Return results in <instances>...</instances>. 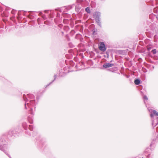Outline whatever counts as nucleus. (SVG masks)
<instances>
[{
    "label": "nucleus",
    "instance_id": "1a4fd4ad",
    "mask_svg": "<svg viewBox=\"0 0 158 158\" xmlns=\"http://www.w3.org/2000/svg\"><path fill=\"white\" fill-rule=\"evenodd\" d=\"M114 64L110 63H105L103 65L104 67L105 68H109L113 66Z\"/></svg>",
    "mask_w": 158,
    "mask_h": 158
},
{
    "label": "nucleus",
    "instance_id": "20e7f679",
    "mask_svg": "<svg viewBox=\"0 0 158 158\" xmlns=\"http://www.w3.org/2000/svg\"><path fill=\"white\" fill-rule=\"evenodd\" d=\"M152 119V125L154 128L155 126L157 125L158 124V117Z\"/></svg>",
    "mask_w": 158,
    "mask_h": 158
},
{
    "label": "nucleus",
    "instance_id": "9b49d317",
    "mask_svg": "<svg viewBox=\"0 0 158 158\" xmlns=\"http://www.w3.org/2000/svg\"><path fill=\"white\" fill-rule=\"evenodd\" d=\"M100 19H95V21L101 27H102V25L100 21Z\"/></svg>",
    "mask_w": 158,
    "mask_h": 158
},
{
    "label": "nucleus",
    "instance_id": "f03ea898",
    "mask_svg": "<svg viewBox=\"0 0 158 158\" xmlns=\"http://www.w3.org/2000/svg\"><path fill=\"white\" fill-rule=\"evenodd\" d=\"M3 139L2 137L0 138V150L3 152L7 155L10 158H11L10 155L6 152L5 149H7V147L5 144L3 143Z\"/></svg>",
    "mask_w": 158,
    "mask_h": 158
},
{
    "label": "nucleus",
    "instance_id": "bb28decb",
    "mask_svg": "<svg viewBox=\"0 0 158 158\" xmlns=\"http://www.w3.org/2000/svg\"><path fill=\"white\" fill-rule=\"evenodd\" d=\"M94 2H93V1H92V2H91V3H92H92H94Z\"/></svg>",
    "mask_w": 158,
    "mask_h": 158
},
{
    "label": "nucleus",
    "instance_id": "a878e982",
    "mask_svg": "<svg viewBox=\"0 0 158 158\" xmlns=\"http://www.w3.org/2000/svg\"><path fill=\"white\" fill-rule=\"evenodd\" d=\"M48 11H47V10H45V12H48Z\"/></svg>",
    "mask_w": 158,
    "mask_h": 158
},
{
    "label": "nucleus",
    "instance_id": "f3484780",
    "mask_svg": "<svg viewBox=\"0 0 158 158\" xmlns=\"http://www.w3.org/2000/svg\"><path fill=\"white\" fill-rule=\"evenodd\" d=\"M29 129L31 131H32L33 129V127L31 125H30L29 127Z\"/></svg>",
    "mask_w": 158,
    "mask_h": 158
},
{
    "label": "nucleus",
    "instance_id": "4468645a",
    "mask_svg": "<svg viewBox=\"0 0 158 158\" xmlns=\"http://www.w3.org/2000/svg\"><path fill=\"white\" fill-rule=\"evenodd\" d=\"M85 10L88 13H90V9L89 7H86L85 9Z\"/></svg>",
    "mask_w": 158,
    "mask_h": 158
},
{
    "label": "nucleus",
    "instance_id": "393cba45",
    "mask_svg": "<svg viewBox=\"0 0 158 158\" xmlns=\"http://www.w3.org/2000/svg\"><path fill=\"white\" fill-rule=\"evenodd\" d=\"M39 14L40 15H41L42 14V12H40Z\"/></svg>",
    "mask_w": 158,
    "mask_h": 158
},
{
    "label": "nucleus",
    "instance_id": "6ab92c4d",
    "mask_svg": "<svg viewBox=\"0 0 158 158\" xmlns=\"http://www.w3.org/2000/svg\"><path fill=\"white\" fill-rule=\"evenodd\" d=\"M142 70L144 73H146L147 72V70L144 68H142Z\"/></svg>",
    "mask_w": 158,
    "mask_h": 158
},
{
    "label": "nucleus",
    "instance_id": "0eeeda50",
    "mask_svg": "<svg viewBox=\"0 0 158 158\" xmlns=\"http://www.w3.org/2000/svg\"><path fill=\"white\" fill-rule=\"evenodd\" d=\"M99 48L100 50L103 52L105 51L106 50L105 45L103 42L101 43Z\"/></svg>",
    "mask_w": 158,
    "mask_h": 158
},
{
    "label": "nucleus",
    "instance_id": "4be33fe9",
    "mask_svg": "<svg viewBox=\"0 0 158 158\" xmlns=\"http://www.w3.org/2000/svg\"><path fill=\"white\" fill-rule=\"evenodd\" d=\"M156 131L157 132H158V127H157L156 129Z\"/></svg>",
    "mask_w": 158,
    "mask_h": 158
},
{
    "label": "nucleus",
    "instance_id": "9d476101",
    "mask_svg": "<svg viewBox=\"0 0 158 158\" xmlns=\"http://www.w3.org/2000/svg\"><path fill=\"white\" fill-rule=\"evenodd\" d=\"M28 120L30 123H32L33 122L32 116H28Z\"/></svg>",
    "mask_w": 158,
    "mask_h": 158
},
{
    "label": "nucleus",
    "instance_id": "6e6552de",
    "mask_svg": "<svg viewBox=\"0 0 158 158\" xmlns=\"http://www.w3.org/2000/svg\"><path fill=\"white\" fill-rule=\"evenodd\" d=\"M16 129H11L8 132V134L10 135H13L15 134L16 133Z\"/></svg>",
    "mask_w": 158,
    "mask_h": 158
},
{
    "label": "nucleus",
    "instance_id": "cd10ccee",
    "mask_svg": "<svg viewBox=\"0 0 158 158\" xmlns=\"http://www.w3.org/2000/svg\"><path fill=\"white\" fill-rule=\"evenodd\" d=\"M26 134H28V133H27V131H25V132Z\"/></svg>",
    "mask_w": 158,
    "mask_h": 158
},
{
    "label": "nucleus",
    "instance_id": "423d86ee",
    "mask_svg": "<svg viewBox=\"0 0 158 158\" xmlns=\"http://www.w3.org/2000/svg\"><path fill=\"white\" fill-rule=\"evenodd\" d=\"M93 16L95 18V20L96 19H100V17L101 16V13L98 12H96L94 13Z\"/></svg>",
    "mask_w": 158,
    "mask_h": 158
},
{
    "label": "nucleus",
    "instance_id": "c85d7f7f",
    "mask_svg": "<svg viewBox=\"0 0 158 158\" xmlns=\"http://www.w3.org/2000/svg\"><path fill=\"white\" fill-rule=\"evenodd\" d=\"M157 136H158V135Z\"/></svg>",
    "mask_w": 158,
    "mask_h": 158
},
{
    "label": "nucleus",
    "instance_id": "ddd939ff",
    "mask_svg": "<svg viewBox=\"0 0 158 158\" xmlns=\"http://www.w3.org/2000/svg\"><path fill=\"white\" fill-rule=\"evenodd\" d=\"M22 126L25 130H26L27 128V123L26 122H23L22 123Z\"/></svg>",
    "mask_w": 158,
    "mask_h": 158
},
{
    "label": "nucleus",
    "instance_id": "39448f33",
    "mask_svg": "<svg viewBox=\"0 0 158 158\" xmlns=\"http://www.w3.org/2000/svg\"><path fill=\"white\" fill-rule=\"evenodd\" d=\"M156 116H158V112L155 110H152L150 114L152 119H154L156 117Z\"/></svg>",
    "mask_w": 158,
    "mask_h": 158
},
{
    "label": "nucleus",
    "instance_id": "f257e3e1",
    "mask_svg": "<svg viewBox=\"0 0 158 158\" xmlns=\"http://www.w3.org/2000/svg\"><path fill=\"white\" fill-rule=\"evenodd\" d=\"M23 98L25 102V107L26 109H27V106L30 109V112L31 114H33V112L32 111V109L31 107L34 106V108L36 103L35 101V96L31 94H27V96L24 94L23 96Z\"/></svg>",
    "mask_w": 158,
    "mask_h": 158
},
{
    "label": "nucleus",
    "instance_id": "a211bd4d",
    "mask_svg": "<svg viewBox=\"0 0 158 158\" xmlns=\"http://www.w3.org/2000/svg\"><path fill=\"white\" fill-rule=\"evenodd\" d=\"M152 52L154 54H156V50L155 49H154L152 50Z\"/></svg>",
    "mask_w": 158,
    "mask_h": 158
},
{
    "label": "nucleus",
    "instance_id": "b1692460",
    "mask_svg": "<svg viewBox=\"0 0 158 158\" xmlns=\"http://www.w3.org/2000/svg\"><path fill=\"white\" fill-rule=\"evenodd\" d=\"M151 49V48H148V51H149Z\"/></svg>",
    "mask_w": 158,
    "mask_h": 158
},
{
    "label": "nucleus",
    "instance_id": "7ed1b4c3",
    "mask_svg": "<svg viewBox=\"0 0 158 158\" xmlns=\"http://www.w3.org/2000/svg\"><path fill=\"white\" fill-rule=\"evenodd\" d=\"M77 2L83 7L86 6L88 5V2L85 0H77Z\"/></svg>",
    "mask_w": 158,
    "mask_h": 158
},
{
    "label": "nucleus",
    "instance_id": "dca6fc26",
    "mask_svg": "<svg viewBox=\"0 0 158 158\" xmlns=\"http://www.w3.org/2000/svg\"><path fill=\"white\" fill-rule=\"evenodd\" d=\"M56 76H57L56 75H55L54 76V79L53 81H52L49 84H48V86L49 85H50L51 83H52V82H53L55 81V80L56 79Z\"/></svg>",
    "mask_w": 158,
    "mask_h": 158
},
{
    "label": "nucleus",
    "instance_id": "412c9836",
    "mask_svg": "<svg viewBox=\"0 0 158 158\" xmlns=\"http://www.w3.org/2000/svg\"><path fill=\"white\" fill-rule=\"evenodd\" d=\"M15 12V11H14V10H12V11H11V13H12V14H15V12Z\"/></svg>",
    "mask_w": 158,
    "mask_h": 158
},
{
    "label": "nucleus",
    "instance_id": "5701e85b",
    "mask_svg": "<svg viewBox=\"0 0 158 158\" xmlns=\"http://www.w3.org/2000/svg\"><path fill=\"white\" fill-rule=\"evenodd\" d=\"M43 18L44 19H45V17L44 15L42 16Z\"/></svg>",
    "mask_w": 158,
    "mask_h": 158
},
{
    "label": "nucleus",
    "instance_id": "aec40b11",
    "mask_svg": "<svg viewBox=\"0 0 158 158\" xmlns=\"http://www.w3.org/2000/svg\"><path fill=\"white\" fill-rule=\"evenodd\" d=\"M143 98L144 100H148V98L147 96L146 95H144L143 96Z\"/></svg>",
    "mask_w": 158,
    "mask_h": 158
},
{
    "label": "nucleus",
    "instance_id": "f8f14e48",
    "mask_svg": "<svg viewBox=\"0 0 158 158\" xmlns=\"http://www.w3.org/2000/svg\"><path fill=\"white\" fill-rule=\"evenodd\" d=\"M140 80L139 79H136L134 81V83L136 85H138L140 84Z\"/></svg>",
    "mask_w": 158,
    "mask_h": 158
},
{
    "label": "nucleus",
    "instance_id": "2eb2a0df",
    "mask_svg": "<svg viewBox=\"0 0 158 158\" xmlns=\"http://www.w3.org/2000/svg\"><path fill=\"white\" fill-rule=\"evenodd\" d=\"M81 8V7L80 6H76L75 9L76 10H79Z\"/></svg>",
    "mask_w": 158,
    "mask_h": 158
}]
</instances>
